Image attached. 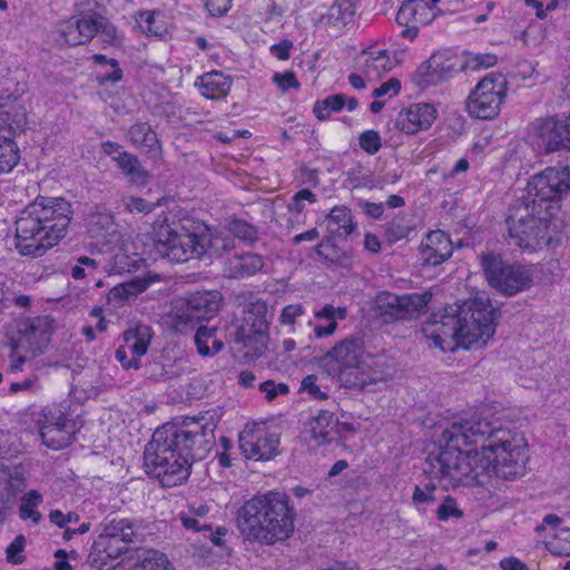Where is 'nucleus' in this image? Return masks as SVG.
I'll return each instance as SVG.
<instances>
[{
  "mask_svg": "<svg viewBox=\"0 0 570 570\" xmlns=\"http://www.w3.org/2000/svg\"><path fill=\"white\" fill-rule=\"evenodd\" d=\"M439 442L440 450L428 455L424 472L446 490L464 479L482 482L483 475L504 480L523 475L524 439L483 411L452 422Z\"/></svg>",
  "mask_w": 570,
  "mask_h": 570,
  "instance_id": "obj_1",
  "label": "nucleus"
},
{
  "mask_svg": "<svg viewBox=\"0 0 570 570\" xmlns=\"http://www.w3.org/2000/svg\"><path fill=\"white\" fill-rule=\"evenodd\" d=\"M216 425L215 414L207 412L158 428L145 448L146 473L165 488L186 481L193 462L204 460L215 445Z\"/></svg>",
  "mask_w": 570,
  "mask_h": 570,
  "instance_id": "obj_2",
  "label": "nucleus"
},
{
  "mask_svg": "<svg viewBox=\"0 0 570 570\" xmlns=\"http://www.w3.org/2000/svg\"><path fill=\"white\" fill-rule=\"evenodd\" d=\"M500 311L485 295H476L461 304L434 312L423 327L424 335L443 352L458 347L484 346L495 332Z\"/></svg>",
  "mask_w": 570,
  "mask_h": 570,
  "instance_id": "obj_3",
  "label": "nucleus"
},
{
  "mask_svg": "<svg viewBox=\"0 0 570 570\" xmlns=\"http://www.w3.org/2000/svg\"><path fill=\"white\" fill-rule=\"evenodd\" d=\"M71 214V204L62 197H37L16 218L17 250L41 257L66 236Z\"/></svg>",
  "mask_w": 570,
  "mask_h": 570,
  "instance_id": "obj_4",
  "label": "nucleus"
},
{
  "mask_svg": "<svg viewBox=\"0 0 570 570\" xmlns=\"http://www.w3.org/2000/svg\"><path fill=\"white\" fill-rule=\"evenodd\" d=\"M294 518L287 497L268 492L246 501L238 510L236 522L245 541L273 546L292 535Z\"/></svg>",
  "mask_w": 570,
  "mask_h": 570,
  "instance_id": "obj_5",
  "label": "nucleus"
},
{
  "mask_svg": "<svg viewBox=\"0 0 570 570\" xmlns=\"http://www.w3.org/2000/svg\"><path fill=\"white\" fill-rule=\"evenodd\" d=\"M549 209L517 198L509 207L507 226L511 244L529 253L541 250L553 242Z\"/></svg>",
  "mask_w": 570,
  "mask_h": 570,
  "instance_id": "obj_6",
  "label": "nucleus"
},
{
  "mask_svg": "<svg viewBox=\"0 0 570 570\" xmlns=\"http://www.w3.org/2000/svg\"><path fill=\"white\" fill-rule=\"evenodd\" d=\"M153 242L156 252L170 262L185 263L205 255L206 239L202 234L175 227L166 218L154 223Z\"/></svg>",
  "mask_w": 570,
  "mask_h": 570,
  "instance_id": "obj_7",
  "label": "nucleus"
},
{
  "mask_svg": "<svg viewBox=\"0 0 570 570\" xmlns=\"http://www.w3.org/2000/svg\"><path fill=\"white\" fill-rule=\"evenodd\" d=\"M336 363L338 379L348 389L364 390L382 377V371L366 372L362 366L365 358L364 341L358 337H347L336 343L325 355Z\"/></svg>",
  "mask_w": 570,
  "mask_h": 570,
  "instance_id": "obj_8",
  "label": "nucleus"
},
{
  "mask_svg": "<svg viewBox=\"0 0 570 570\" xmlns=\"http://www.w3.org/2000/svg\"><path fill=\"white\" fill-rule=\"evenodd\" d=\"M570 193V170L568 167H548L531 177L525 194L519 199L557 215L560 200Z\"/></svg>",
  "mask_w": 570,
  "mask_h": 570,
  "instance_id": "obj_9",
  "label": "nucleus"
},
{
  "mask_svg": "<svg viewBox=\"0 0 570 570\" xmlns=\"http://www.w3.org/2000/svg\"><path fill=\"white\" fill-rule=\"evenodd\" d=\"M26 124V111L18 98L0 94V175L10 173L18 165L20 154L13 136Z\"/></svg>",
  "mask_w": 570,
  "mask_h": 570,
  "instance_id": "obj_10",
  "label": "nucleus"
},
{
  "mask_svg": "<svg viewBox=\"0 0 570 570\" xmlns=\"http://www.w3.org/2000/svg\"><path fill=\"white\" fill-rule=\"evenodd\" d=\"M480 259L488 284L498 293L514 296L531 287L532 273L527 266L509 263L492 253L482 255Z\"/></svg>",
  "mask_w": 570,
  "mask_h": 570,
  "instance_id": "obj_11",
  "label": "nucleus"
},
{
  "mask_svg": "<svg viewBox=\"0 0 570 570\" xmlns=\"http://www.w3.org/2000/svg\"><path fill=\"white\" fill-rule=\"evenodd\" d=\"M267 313V304L264 301L250 302L244 308L240 324L230 333L233 342L252 350L255 357L261 356L267 346L269 328Z\"/></svg>",
  "mask_w": 570,
  "mask_h": 570,
  "instance_id": "obj_12",
  "label": "nucleus"
},
{
  "mask_svg": "<svg viewBox=\"0 0 570 570\" xmlns=\"http://www.w3.org/2000/svg\"><path fill=\"white\" fill-rule=\"evenodd\" d=\"M507 79L500 73H490L481 79L466 99V110L478 119H493L507 96Z\"/></svg>",
  "mask_w": 570,
  "mask_h": 570,
  "instance_id": "obj_13",
  "label": "nucleus"
},
{
  "mask_svg": "<svg viewBox=\"0 0 570 570\" xmlns=\"http://www.w3.org/2000/svg\"><path fill=\"white\" fill-rule=\"evenodd\" d=\"M12 328L17 333L11 338V347L16 352L37 356L45 352L53 331V320L50 316H37L14 320Z\"/></svg>",
  "mask_w": 570,
  "mask_h": 570,
  "instance_id": "obj_14",
  "label": "nucleus"
},
{
  "mask_svg": "<svg viewBox=\"0 0 570 570\" xmlns=\"http://www.w3.org/2000/svg\"><path fill=\"white\" fill-rule=\"evenodd\" d=\"M428 294H409L399 296L390 292L376 295L373 312L384 323L406 321L416 317L430 302Z\"/></svg>",
  "mask_w": 570,
  "mask_h": 570,
  "instance_id": "obj_15",
  "label": "nucleus"
},
{
  "mask_svg": "<svg viewBox=\"0 0 570 570\" xmlns=\"http://www.w3.org/2000/svg\"><path fill=\"white\" fill-rule=\"evenodd\" d=\"M239 449L247 459L267 461L277 454L279 440L265 424H247L239 433Z\"/></svg>",
  "mask_w": 570,
  "mask_h": 570,
  "instance_id": "obj_16",
  "label": "nucleus"
},
{
  "mask_svg": "<svg viewBox=\"0 0 570 570\" xmlns=\"http://www.w3.org/2000/svg\"><path fill=\"white\" fill-rule=\"evenodd\" d=\"M532 138L546 153L570 149V116L537 119L532 124Z\"/></svg>",
  "mask_w": 570,
  "mask_h": 570,
  "instance_id": "obj_17",
  "label": "nucleus"
},
{
  "mask_svg": "<svg viewBox=\"0 0 570 570\" xmlns=\"http://www.w3.org/2000/svg\"><path fill=\"white\" fill-rule=\"evenodd\" d=\"M458 71H460V63L456 57L438 52L419 66L413 79L420 88H428L452 79Z\"/></svg>",
  "mask_w": 570,
  "mask_h": 570,
  "instance_id": "obj_18",
  "label": "nucleus"
},
{
  "mask_svg": "<svg viewBox=\"0 0 570 570\" xmlns=\"http://www.w3.org/2000/svg\"><path fill=\"white\" fill-rule=\"evenodd\" d=\"M42 443L53 450L68 446L72 441L75 423L60 411L43 410V421H38Z\"/></svg>",
  "mask_w": 570,
  "mask_h": 570,
  "instance_id": "obj_19",
  "label": "nucleus"
},
{
  "mask_svg": "<svg viewBox=\"0 0 570 570\" xmlns=\"http://www.w3.org/2000/svg\"><path fill=\"white\" fill-rule=\"evenodd\" d=\"M151 337L150 326L144 324L124 333L125 345L116 350V358L125 370L139 368L140 357L147 353Z\"/></svg>",
  "mask_w": 570,
  "mask_h": 570,
  "instance_id": "obj_20",
  "label": "nucleus"
},
{
  "mask_svg": "<svg viewBox=\"0 0 570 570\" xmlns=\"http://www.w3.org/2000/svg\"><path fill=\"white\" fill-rule=\"evenodd\" d=\"M435 17L433 8L424 0H407L403 2L396 14V22L405 28L401 35L414 40L421 26L429 24Z\"/></svg>",
  "mask_w": 570,
  "mask_h": 570,
  "instance_id": "obj_21",
  "label": "nucleus"
},
{
  "mask_svg": "<svg viewBox=\"0 0 570 570\" xmlns=\"http://www.w3.org/2000/svg\"><path fill=\"white\" fill-rule=\"evenodd\" d=\"M436 116L438 111L433 105L426 102L412 104L399 114L396 126L401 131L414 135L420 130L429 129L435 121Z\"/></svg>",
  "mask_w": 570,
  "mask_h": 570,
  "instance_id": "obj_22",
  "label": "nucleus"
},
{
  "mask_svg": "<svg viewBox=\"0 0 570 570\" xmlns=\"http://www.w3.org/2000/svg\"><path fill=\"white\" fill-rule=\"evenodd\" d=\"M452 253V242L442 230L430 232L420 246V258L424 265L438 266L449 259Z\"/></svg>",
  "mask_w": 570,
  "mask_h": 570,
  "instance_id": "obj_23",
  "label": "nucleus"
},
{
  "mask_svg": "<svg viewBox=\"0 0 570 570\" xmlns=\"http://www.w3.org/2000/svg\"><path fill=\"white\" fill-rule=\"evenodd\" d=\"M128 551V547L124 542L100 533L92 544L89 554L90 562L99 570H111L116 567V560Z\"/></svg>",
  "mask_w": 570,
  "mask_h": 570,
  "instance_id": "obj_24",
  "label": "nucleus"
},
{
  "mask_svg": "<svg viewBox=\"0 0 570 570\" xmlns=\"http://www.w3.org/2000/svg\"><path fill=\"white\" fill-rule=\"evenodd\" d=\"M127 136L135 147L145 149L149 158L154 160H160L163 158L161 144L150 124H134L129 128Z\"/></svg>",
  "mask_w": 570,
  "mask_h": 570,
  "instance_id": "obj_25",
  "label": "nucleus"
},
{
  "mask_svg": "<svg viewBox=\"0 0 570 570\" xmlns=\"http://www.w3.org/2000/svg\"><path fill=\"white\" fill-rule=\"evenodd\" d=\"M263 266V257L258 254H234L226 259L224 274L229 278H245L258 273Z\"/></svg>",
  "mask_w": 570,
  "mask_h": 570,
  "instance_id": "obj_26",
  "label": "nucleus"
},
{
  "mask_svg": "<svg viewBox=\"0 0 570 570\" xmlns=\"http://www.w3.org/2000/svg\"><path fill=\"white\" fill-rule=\"evenodd\" d=\"M311 435L318 445L338 440L341 426L335 414L330 411H321L311 422Z\"/></svg>",
  "mask_w": 570,
  "mask_h": 570,
  "instance_id": "obj_27",
  "label": "nucleus"
},
{
  "mask_svg": "<svg viewBox=\"0 0 570 570\" xmlns=\"http://www.w3.org/2000/svg\"><path fill=\"white\" fill-rule=\"evenodd\" d=\"M141 523L134 519L114 518L104 523L102 533L126 546L130 542H136L141 535Z\"/></svg>",
  "mask_w": 570,
  "mask_h": 570,
  "instance_id": "obj_28",
  "label": "nucleus"
},
{
  "mask_svg": "<svg viewBox=\"0 0 570 570\" xmlns=\"http://www.w3.org/2000/svg\"><path fill=\"white\" fill-rule=\"evenodd\" d=\"M112 160L130 184L146 186L149 183L150 173L141 165L137 156L128 151H121L112 157Z\"/></svg>",
  "mask_w": 570,
  "mask_h": 570,
  "instance_id": "obj_29",
  "label": "nucleus"
},
{
  "mask_svg": "<svg viewBox=\"0 0 570 570\" xmlns=\"http://www.w3.org/2000/svg\"><path fill=\"white\" fill-rule=\"evenodd\" d=\"M186 301L189 304V311H194L196 317L209 320L218 313L222 304V295L217 291L197 292L190 294Z\"/></svg>",
  "mask_w": 570,
  "mask_h": 570,
  "instance_id": "obj_30",
  "label": "nucleus"
},
{
  "mask_svg": "<svg viewBox=\"0 0 570 570\" xmlns=\"http://www.w3.org/2000/svg\"><path fill=\"white\" fill-rule=\"evenodd\" d=\"M87 220V228L91 238L106 239L117 230L114 214L106 208L96 206L95 210L88 215Z\"/></svg>",
  "mask_w": 570,
  "mask_h": 570,
  "instance_id": "obj_31",
  "label": "nucleus"
},
{
  "mask_svg": "<svg viewBox=\"0 0 570 570\" xmlns=\"http://www.w3.org/2000/svg\"><path fill=\"white\" fill-rule=\"evenodd\" d=\"M197 83L204 97L219 99L229 92L232 80L219 71H212L199 77Z\"/></svg>",
  "mask_w": 570,
  "mask_h": 570,
  "instance_id": "obj_32",
  "label": "nucleus"
},
{
  "mask_svg": "<svg viewBox=\"0 0 570 570\" xmlns=\"http://www.w3.org/2000/svg\"><path fill=\"white\" fill-rule=\"evenodd\" d=\"M185 370L181 361L170 360L168 357L150 362L146 367L149 379L164 382L180 377Z\"/></svg>",
  "mask_w": 570,
  "mask_h": 570,
  "instance_id": "obj_33",
  "label": "nucleus"
},
{
  "mask_svg": "<svg viewBox=\"0 0 570 570\" xmlns=\"http://www.w3.org/2000/svg\"><path fill=\"white\" fill-rule=\"evenodd\" d=\"M217 328L200 325L194 336L197 351L203 356L215 355L224 347V343L216 336Z\"/></svg>",
  "mask_w": 570,
  "mask_h": 570,
  "instance_id": "obj_34",
  "label": "nucleus"
},
{
  "mask_svg": "<svg viewBox=\"0 0 570 570\" xmlns=\"http://www.w3.org/2000/svg\"><path fill=\"white\" fill-rule=\"evenodd\" d=\"M327 229L337 237H347L353 233L355 226L352 216L346 207H334L326 217Z\"/></svg>",
  "mask_w": 570,
  "mask_h": 570,
  "instance_id": "obj_35",
  "label": "nucleus"
},
{
  "mask_svg": "<svg viewBox=\"0 0 570 570\" xmlns=\"http://www.w3.org/2000/svg\"><path fill=\"white\" fill-rule=\"evenodd\" d=\"M365 63L363 72L368 79L380 78L382 75L391 71L394 67V62L387 55L386 50H380L376 53L364 51Z\"/></svg>",
  "mask_w": 570,
  "mask_h": 570,
  "instance_id": "obj_36",
  "label": "nucleus"
},
{
  "mask_svg": "<svg viewBox=\"0 0 570 570\" xmlns=\"http://www.w3.org/2000/svg\"><path fill=\"white\" fill-rule=\"evenodd\" d=\"M354 14L355 6L352 0H335L325 19L328 24L340 31L353 20Z\"/></svg>",
  "mask_w": 570,
  "mask_h": 570,
  "instance_id": "obj_37",
  "label": "nucleus"
},
{
  "mask_svg": "<svg viewBox=\"0 0 570 570\" xmlns=\"http://www.w3.org/2000/svg\"><path fill=\"white\" fill-rule=\"evenodd\" d=\"M147 286L148 282L146 279L136 277L129 282L114 286L108 293V301L122 303L142 293Z\"/></svg>",
  "mask_w": 570,
  "mask_h": 570,
  "instance_id": "obj_38",
  "label": "nucleus"
},
{
  "mask_svg": "<svg viewBox=\"0 0 570 570\" xmlns=\"http://www.w3.org/2000/svg\"><path fill=\"white\" fill-rule=\"evenodd\" d=\"M132 570H171L169 561L164 553L156 550L142 551L134 564Z\"/></svg>",
  "mask_w": 570,
  "mask_h": 570,
  "instance_id": "obj_39",
  "label": "nucleus"
},
{
  "mask_svg": "<svg viewBox=\"0 0 570 570\" xmlns=\"http://www.w3.org/2000/svg\"><path fill=\"white\" fill-rule=\"evenodd\" d=\"M199 321H202L200 317H196L194 311H189V304L186 299L176 306L173 326L177 332L186 333L187 330L194 328Z\"/></svg>",
  "mask_w": 570,
  "mask_h": 570,
  "instance_id": "obj_40",
  "label": "nucleus"
},
{
  "mask_svg": "<svg viewBox=\"0 0 570 570\" xmlns=\"http://www.w3.org/2000/svg\"><path fill=\"white\" fill-rule=\"evenodd\" d=\"M345 97L342 94L331 95L323 100H317L314 105L313 112L320 120H325L332 112H338L345 106Z\"/></svg>",
  "mask_w": 570,
  "mask_h": 570,
  "instance_id": "obj_41",
  "label": "nucleus"
},
{
  "mask_svg": "<svg viewBox=\"0 0 570 570\" xmlns=\"http://www.w3.org/2000/svg\"><path fill=\"white\" fill-rule=\"evenodd\" d=\"M42 502V495L37 490L27 492L19 508V514L22 520H32L33 523H39L41 520V513L36 509Z\"/></svg>",
  "mask_w": 570,
  "mask_h": 570,
  "instance_id": "obj_42",
  "label": "nucleus"
},
{
  "mask_svg": "<svg viewBox=\"0 0 570 570\" xmlns=\"http://www.w3.org/2000/svg\"><path fill=\"white\" fill-rule=\"evenodd\" d=\"M202 238L206 239L205 254L210 252L216 256H222L224 253L230 252L235 247L234 238L230 236H223L220 234L209 235L202 233Z\"/></svg>",
  "mask_w": 570,
  "mask_h": 570,
  "instance_id": "obj_43",
  "label": "nucleus"
},
{
  "mask_svg": "<svg viewBox=\"0 0 570 570\" xmlns=\"http://www.w3.org/2000/svg\"><path fill=\"white\" fill-rule=\"evenodd\" d=\"M99 265V262L95 258L79 256L76 258V264L70 267V275L77 281L88 277L95 278L98 273Z\"/></svg>",
  "mask_w": 570,
  "mask_h": 570,
  "instance_id": "obj_44",
  "label": "nucleus"
},
{
  "mask_svg": "<svg viewBox=\"0 0 570 570\" xmlns=\"http://www.w3.org/2000/svg\"><path fill=\"white\" fill-rule=\"evenodd\" d=\"M228 230L234 237L247 244H253L258 239L257 228L244 219H232L228 223Z\"/></svg>",
  "mask_w": 570,
  "mask_h": 570,
  "instance_id": "obj_45",
  "label": "nucleus"
},
{
  "mask_svg": "<svg viewBox=\"0 0 570 570\" xmlns=\"http://www.w3.org/2000/svg\"><path fill=\"white\" fill-rule=\"evenodd\" d=\"M498 59L491 53L466 55L463 61H459L460 71H480L493 67Z\"/></svg>",
  "mask_w": 570,
  "mask_h": 570,
  "instance_id": "obj_46",
  "label": "nucleus"
},
{
  "mask_svg": "<svg viewBox=\"0 0 570 570\" xmlns=\"http://www.w3.org/2000/svg\"><path fill=\"white\" fill-rule=\"evenodd\" d=\"M97 13L95 12H82L78 17H72V20L79 24V32L87 43L97 35Z\"/></svg>",
  "mask_w": 570,
  "mask_h": 570,
  "instance_id": "obj_47",
  "label": "nucleus"
},
{
  "mask_svg": "<svg viewBox=\"0 0 570 570\" xmlns=\"http://www.w3.org/2000/svg\"><path fill=\"white\" fill-rule=\"evenodd\" d=\"M411 230V226L405 224L404 218L395 217L387 224L385 237L389 243H396L403 238H406Z\"/></svg>",
  "mask_w": 570,
  "mask_h": 570,
  "instance_id": "obj_48",
  "label": "nucleus"
},
{
  "mask_svg": "<svg viewBox=\"0 0 570 570\" xmlns=\"http://www.w3.org/2000/svg\"><path fill=\"white\" fill-rule=\"evenodd\" d=\"M547 548L552 554L570 556V530H561L552 541L547 543Z\"/></svg>",
  "mask_w": 570,
  "mask_h": 570,
  "instance_id": "obj_49",
  "label": "nucleus"
},
{
  "mask_svg": "<svg viewBox=\"0 0 570 570\" xmlns=\"http://www.w3.org/2000/svg\"><path fill=\"white\" fill-rule=\"evenodd\" d=\"M78 28L79 24L72 18L61 23L59 31L67 45L79 46L86 43Z\"/></svg>",
  "mask_w": 570,
  "mask_h": 570,
  "instance_id": "obj_50",
  "label": "nucleus"
},
{
  "mask_svg": "<svg viewBox=\"0 0 570 570\" xmlns=\"http://www.w3.org/2000/svg\"><path fill=\"white\" fill-rule=\"evenodd\" d=\"M360 147L368 155H375L382 147V139L376 130L363 131L358 137Z\"/></svg>",
  "mask_w": 570,
  "mask_h": 570,
  "instance_id": "obj_51",
  "label": "nucleus"
},
{
  "mask_svg": "<svg viewBox=\"0 0 570 570\" xmlns=\"http://www.w3.org/2000/svg\"><path fill=\"white\" fill-rule=\"evenodd\" d=\"M137 23L146 35L156 37H160L163 35L164 28L157 23L154 12H140L137 18Z\"/></svg>",
  "mask_w": 570,
  "mask_h": 570,
  "instance_id": "obj_52",
  "label": "nucleus"
},
{
  "mask_svg": "<svg viewBox=\"0 0 570 570\" xmlns=\"http://www.w3.org/2000/svg\"><path fill=\"white\" fill-rule=\"evenodd\" d=\"M124 207L131 214H148L155 209V204L141 197L128 196L122 198Z\"/></svg>",
  "mask_w": 570,
  "mask_h": 570,
  "instance_id": "obj_53",
  "label": "nucleus"
},
{
  "mask_svg": "<svg viewBox=\"0 0 570 570\" xmlns=\"http://www.w3.org/2000/svg\"><path fill=\"white\" fill-rule=\"evenodd\" d=\"M24 546L26 538L22 534L17 535L6 550L8 562L20 564L24 560V557L22 556Z\"/></svg>",
  "mask_w": 570,
  "mask_h": 570,
  "instance_id": "obj_54",
  "label": "nucleus"
},
{
  "mask_svg": "<svg viewBox=\"0 0 570 570\" xmlns=\"http://www.w3.org/2000/svg\"><path fill=\"white\" fill-rule=\"evenodd\" d=\"M97 22V33H100L101 40L105 43L114 45L117 39V29L116 27L109 22L108 19L97 14L96 17Z\"/></svg>",
  "mask_w": 570,
  "mask_h": 570,
  "instance_id": "obj_55",
  "label": "nucleus"
},
{
  "mask_svg": "<svg viewBox=\"0 0 570 570\" xmlns=\"http://www.w3.org/2000/svg\"><path fill=\"white\" fill-rule=\"evenodd\" d=\"M436 514L439 520L448 521L450 518H462L463 512L456 507L454 499L446 497L443 503L439 507Z\"/></svg>",
  "mask_w": 570,
  "mask_h": 570,
  "instance_id": "obj_56",
  "label": "nucleus"
},
{
  "mask_svg": "<svg viewBox=\"0 0 570 570\" xmlns=\"http://www.w3.org/2000/svg\"><path fill=\"white\" fill-rule=\"evenodd\" d=\"M259 391L265 393L266 400L271 402L278 395L287 394L289 389L285 383H275V381L268 380L259 384Z\"/></svg>",
  "mask_w": 570,
  "mask_h": 570,
  "instance_id": "obj_57",
  "label": "nucleus"
},
{
  "mask_svg": "<svg viewBox=\"0 0 570 570\" xmlns=\"http://www.w3.org/2000/svg\"><path fill=\"white\" fill-rule=\"evenodd\" d=\"M273 82L277 85V87L286 92L289 89H298L301 87L299 81L297 80L295 73L293 71L286 72H276L273 76Z\"/></svg>",
  "mask_w": 570,
  "mask_h": 570,
  "instance_id": "obj_58",
  "label": "nucleus"
},
{
  "mask_svg": "<svg viewBox=\"0 0 570 570\" xmlns=\"http://www.w3.org/2000/svg\"><path fill=\"white\" fill-rule=\"evenodd\" d=\"M314 315L317 320L337 322V320H344L346 317L347 309L345 307H335L331 304H326L320 311H316Z\"/></svg>",
  "mask_w": 570,
  "mask_h": 570,
  "instance_id": "obj_59",
  "label": "nucleus"
},
{
  "mask_svg": "<svg viewBox=\"0 0 570 570\" xmlns=\"http://www.w3.org/2000/svg\"><path fill=\"white\" fill-rule=\"evenodd\" d=\"M41 390L40 380L37 375H30L23 379L21 382H13L10 384L9 391L11 393H18L26 391L29 393H36Z\"/></svg>",
  "mask_w": 570,
  "mask_h": 570,
  "instance_id": "obj_60",
  "label": "nucleus"
},
{
  "mask_svg": "<svg viewBox=\"0 0 570 570\" xmlns=\"http://www.w3.org/2000/svg\"><path fill=\"white\" fill-rule=\"evenodd\" d=\"M401 90V81L397 78H390L386 82L382 83L373 91V96L382 98L387 96L392 98L396 96Z\"/></svg>",
  "mask_w": 570,
  "mask_h": 570,
  "instance_id": "obj_61",
  "label": "nucleus"
},
{
  "mask_svg": "<svg viewBox=\"0 0 570 570\" xmlns=\"http://www.w3.org/2000/svg\"><path fill=\"white\" fill-rule=\"evenodd\" d=\"M301 391L307 392L317 400L327 399V394L321 391L320 386L317 385V376L314 374L307 375L303 379Z\"/></svg>",
  "mask_w": 570,
  "mask_h": 570,
  "instance_id": "obj_62",
  "label": "nucleus"
},
{
  "mask_svg": "<svg viewBox=\"0 0 570 570\" xmlns=\"http://www.w3.org/2000/svg\"><path fill=\"white\" fill-rule=\"evenodd\" d=\"M305 309L301 304H289L282 309L279 321L283 325H293L304 314Z\"/></svg>",
  "mask_w": 570,
  "mask_h": 570,
  "instance_id": "obj_63",
  "label": "nucleus"
},
{
  "mask_svg": "<svg viewBox=\"0 0 570 570\" xmlns=\"http://www.w3.org/2000/svg\"><path fill=\"white\" fill-rule=\"evenodd\" d=\"M528 7L535 9L538 18L543 19L548 11L554 10L558 4V0H524Z\"/></svg>",
  "mask_w": 570,
  "mask_h": 570,
  "instance_id": "obj_64",
  "label": "nucleus"
}]
</instances>
